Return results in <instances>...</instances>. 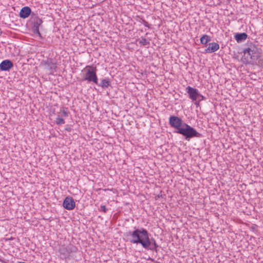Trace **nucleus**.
I'll list each match as a JSON object with an SVG mask.
<instances>
[{"label": "nucleus", "instance_id": "nucleus-1", "mask_svg": "<svg viewBox=\"0 0 263 263\" xmlns=\"http://www.w3.org/2000/svg\"><path fill=\"white\" fill-rule=\"evenodd\" d=\"M241 60L246 64H255L260 67L263 66V58L261 56L258 48L253 44L243 50Z\"/></svg>", "mask_w": 263, "mask_h": 263}, {"label": "nucleus", "instance_id": "nucleus-2", "mask_svg": "<svg viewBox=\"0 0 263 263\" xmlns=\"http://www.w3.org/2000/svg\"><path fill=\"white\" fill-rule=\"evenodd\" d=\"M126 236H130L131 238L129 242L132 243H140L144 248H148L149 242V233L148 231L141 228L140 229H136L133 231H129L124 234Z\"/></svg>", "mask_w": 263, "mask_h": 263}, {"label": "nucleus", "instance_id": "nucleus-3", "mask_svg": "<svg viewBox=\"0 0 263 263\" xmlns=\"http://www.w3.org/2000/svg\"><path fill=\"white\" fill-rule=\"evenodd\" d=\"M176 132L182 135L184 139L187 141L193 138L201 137L202 136L194 128L186 123H184L182 128L179 129V131H176Z\"/></svg>", "mask_w": 263, "mask_h": 263}, {"label": "nucleus", "instance_id": "nucleus-4", "mask_svg": "<svg viewBox=\"0 0 263 263\" xmlns=\"http://www.w3.org/2000/svg\"><path fill=\"white\" fill-rule=\"evenodd\" d=\"M97 69L96 66H87L83 70V78L81 81H87L88 83L93 82L98 84V79L97 75Z\"/></svg>", "mask_w": 263, "mask_h": 263}, {"label": "nucleus", "instance_id": "nucleus-5", "mask_svg": "<svg viewBox=\"0 0 263 263\" xmlns=\"http://www.w3.org/2000/svg\"><path fill=\"white\" fill-rule=\"evenodd\" d=\"M182 120L175 116H171L169 118V124L170 126L177 129V131H179V129L182 128L183 124Z\"/></svg>", "mask_w": 263, "mask_h": 263}, {"label": "nucleus", "instance_id": "nucleus-6", "mask_svg": "<svg viewBox=\"0 0 263 263\" xmlns=\"http://www.w3.org/2000/svg\"><path fill=\"white\" fill-rule=\"evenodd\" d=\"M186 91L189 95L190 99H191L192 101L197 100L199 98V96H200V93L197 89L193 88L190 86H188L186 88Z\"/></svg>", "mask_w": 263, "mask_h": 263}, {"label": "nucleus", "instance_id": "nucleus-7", "mask_svg": "<svg viewBox=\"0 0 263 263\" xmlns=\"http://www.w3.org/2000/svg\"><path fill=\"white\" fill-rule=\"evenodd\" d=\"M63 206L66 210H72L75 208L76 203L71 197L67 196L64 200Z\"/></svg>", "mask_w": 263, "mask_h": 263}, {"label": "nucleus", "instance_id": "nucleus-8", "mask_svg": "<svg viewBox=\"0 0 263 263\" xmlns=\"http://www.w3.org/2000/svg\"><path fill=\"white\" fill-rule=\"evenodd\" d=\"M44 65L50 72V74H53V70L57 68V63L52 59H48L44 61Z\"/></svg>", "mask_w": 263, "mask_h": 263}, {"label": "nucleus", "instance_id": "nucleus-9", "mask_svg": "<svg viewBox=\"0 0 263 263\" xmlns=\"http://www.w3.org/2000/svg\"><path fill=\"white\" fill-rule=\"evenodd\" d=\"M13 66V63L9 60H5L0 64V69L2 71H9Z\"/></svg>", "mask_w": 263, "mask_h": 263}, {"label": "nucleus", "instance_id": "nucleus-10", "mask_svg": "<svg viewBox=\"0 0 263 263\" xmlns=\"http://www.w3.org/2000/svg\"><path fill=\"white\" fill-rule=\"evenodd\" d=\"M219 48V44L217 43L213 42L209 44V47L205 49V52L212 53L218 50Z\"/></svg>", "mask_w": 263, "mask_h": 263}, {"label": "nucleus", "instance_id": "nucleus-11", "mask_svg": "<svg viewBox=\"0 0 263 263\" xmlns=\"http://www.w3.org/2000/svg\"><path fill=\"white\" fill-rule=\"evenodd\" d=\"M42 23L43 21L39 18H37L35 20H34L33 23V26L32 27V30L34 33H37L40 35L39 27L42 25Z\"/></svg>", "mask_w": 263, "mask_h": 263}, {"label": "nucleus", "instance_id": "nucleus-12", "mask_svg": "<svg viewBox=\"0 0 263 263\" xmlns=\"http://www.w3.org/2000/svg\"><path fill=\"white\" fill-rule=\"evenodd\" d=\"M31 12V9L29 7H24L20 11V16L21 18H26L30 15Z\"/></svg>", "mask_w": 263, "mask_h": 263}, {"label": "nucleus", "instance_id": "nucleus-13", "mask_svg": "<svg viewBox=\"0 0 263 263\" xmlns=\"http://www.w3.org/2000/svg\"><path fill=\"white\" fill-rule=\"evenodd\" d=\"M149 245L148 248H145V249H147V250H149L151 251H155L156 253H157L158 252L157 248L159 246L157 244L155 239L153 238H149Z\"/></svg>", "mask_w": 263, "mask_h": 263}, {"label": "nucleus", "instance_id": "nucleus-14", "mask_svg": "<svg viewBox=\"0 0 263 263\" xmlns=\"http://www.w3.org/2000/svg\"><path fill=\"white\" fill-rule=\"evenodd\" d=\"M248 37L247 33H237L234 35V38L238 43H241L245 41Z\"/></svg>", "mask_w": 263, "mask_h": 263}, {"label": "nucleus", "instance_id": "nucleus-15", "mask_svg": "<svg viewBox=\"0 0 263 263\" xmlns=\"http://www.w3.org/2000/svg\"><path fill=\"white\" fill-rule=\"evenodd\" d=\"M98 86L102 87L103 88H106L110 86L111 82L108 78L101 79V83L97 84Z\"/></svg>", "mask_w": 263, "mask_h": 263}, {"label": "nucleus", "instance_id": "nucleus-16", "mask_svg": "<svg viewBox=\"0 0 263 263\" xmlns=\"http://www.w3.org/2000/svg\"><path fill=\"white\" fill-rule=\"evenodd\" d=\"M211 41V37L208 35L204 34L200 38V42L203 45H206Z\"/></svg>", "mask_w": 263, "mask_h": 263}, {"label": "nucleus", "instance_id": "nucleus-17", "mask_svg": "<svg viewBox=\"0 0 263 263\" xmlns=\"http://www.w3.org/2000/svg\"><path fill=\"white\" fill-rule=\"evenodd\" d=\"M77 250V247L73 245H70L68 246L67 248V255H69L71 252H76Z\"/></svg>", "mask_w": 263, "mask_h": 263}, {"label": "nucleus", "instance_id": "nucleus-18", "mask_svg": "<svg viewBox=\"0 0 263 263\" xmlns=\"http://www.w3.org/2000/svg\"><path fill=\"white\" fill-rule=\"evenodd\" d=\"M55 123L57 125H61L65 123V120L63 118H61L60 115H58L55 118Z\"/></svg>", "mask_w": 263, "mask_h": 263}, {"label": "nucleus", "instance_id": "nucleus-19", "mask_svg": "<svg viewBox=\"0 0 263 263\" xmlns=\"http://www.w3.org/2000/svg\"><path fill=\"white\" fill-rule=\"evenodd\" d=\"M139 43L141 45L144 46H148L150 44L149 42L146 40V39L143 37H141V39L139 41Z\"/></svg>", "mask_w": 263, "mask_h": 263}, {"label": "nucleus", "instance_id": "nucleus-20", "mask_svg": "<svg viewBox=\"0 0 263 263\" xmlns=\"http://www.w3.org/2000/svg\"><path fill=\"white\" fill-rule=\"evenodd\" d=\"M60 112L62 114V116L67 117L68 116L69 112L68 110V108L66 107H62L60 109Z\"/></svg>", "mask_w": 263, "mask_h": 263}, {"label": "nucleus", "instance_id": "nucleus-21", "mask_svg": "<svg viewBox=\"0 0 263 263\" xmlns=\"http://www.w3.org/2000/svg\"><path fill=\"white\" fill-rule=\"evenodd\" d=\"M99 210L103 211L104 213H106L107 212V209L106 208V206L104 205H101Z\"/></svg>", "mask_w": 263, "mask_h": 263}, {"label": "nucleus", "instance_id": "nucleus-22", "mask_svg": "<svg viewBox=\"0 0 263 263\" xmlns=\"http://www.w3.org/2000/svg\"><path fill=\"white\" fill-rule=\"evenodd\" d=\"M141 23L146 27L149 28V25L148 23L144 19H142Z\"/></svg>", "mask_w": 263, "mask_h": 263}, {"label": "nucleus", "instance_id": "nucleus-23", "mask_svg": "<svg viewBox=\"0 0 263 263\" xmlns=\"http://www.w3.org/2000/svg\"><path fill=\"white\" fill-rule=\"evenodd\" d=\"M200 96H199V98L198 99L199 101H201L205 99V97L203 96L200 93Z\"/></svg>", "mask_w": 263, "mask_h": 263}, {"label": "nucleus", "instance_id": "nucleus-24", "mask_svg": "<svg viewBox=\"0 0 263 263\" xmlns=\"http://www.w3.org/2000/svg\"><path fill=\"white\" fill-rule=\"evenodd\" d=\"M193 102H194V104L196 105V106H198L199 105L200 101L199 100H196Z\"/></svg>", "mask_w": 263, "mask_h": 263}, {"label": "nucleus", "instance_id": "nucleus-25", "mask_svg": "<svg viewBox=\"0 0 263 263\" xmlns=\"http://www.w3.org/2000/svg\"><path fill=\"white\" fill-rule=\"evenodd\" d=\"M65 130L70 132L72 130V128L70 127H67L65 128Z\"/></svg>", "mask_w": 263, "mask_h": 263}, {"label": "nucleus", "instance_id": "nucleus-26", "mask_svg": "<svg viewBox=\"0 0 263 263\" xmlns=\"http://www.w3.org/2000/svg\"><path fill=\"white\" fill-rule=\"evenodd\" d=\"M2 33H3V31L0 29V36L2 35Z\"/></svg>", "mask_w": 263, "mask_h": 263}]
</instances>
